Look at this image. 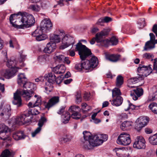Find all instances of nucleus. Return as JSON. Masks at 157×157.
<instances>
[{
	"label": "nucleus",
	"mask_w": 157,
	"mask_h": 157,
	"mask_svg": "<svg viewBox=\"0 0 157 157\" xmlns=\"http://www.w3.org/2000/svg\"><path fill=\"white\" fill-rule=\"evenodd\" d=\"M10 131L9 128L4 124H0V138L4 140H10L9 137L6 135V133Z\"/></svg>",
	"instance_id": "nucleus-9"
},
{
	"label": "nucleus",
	"mask_w": 157,
	"mask_h": 157,
	"mask_svg": "<svg viewBox=\"0 0 157 157\" xmlns=\"http://www.w3.org/2000/svg\"><path fill=\"white\" fill-rule=\"evenodd\" d=\"M152 31L157 36V24H155L153 25Z\"/></svg>",
	"instance_id": "nucleus-61"
},
{
	"label": "nucleus",
	"mask_w": 157,
	"mask_h": 157,
	"mask_svg": "<svg viewBox=\"0 0 157 157\" xmlns=\"http://www.w3.org/2000/svg\"><path fill=\"white\" fill-rule=\"evenodd\" d=\"M47 37V36L42 33V34L40 35L39 36H37V37L36 38V40L40 41L45 39Z\"/></svg>",
	"instance_id": "nucleus-46"
},
{
	"label": "nucleus",
	"mask_w": 157,
	"mask_h": 157,
	"mask_svg": "<svg viewBox=\"0 0 157 157\" xmlns=\"http://www.w3.org/2000/svg\"><path fill=\"white\" fill-rule=\"evenodd\" d=\"M101 138L102 139H99L97 135L94 136V139L95 140V141L94 142V143L91 144L92 146L95 147L101 145L103 141H106L107 140L108 136L107 135L102 134L101 135Z\"/></svg>",
	"instance_id": "nucleus-11"
},
{
	"label": "nucleus",
	"mask_w": 157,
	"mask_h": 157,
	"mask_svg": "<svg viewBox=\"0 0 157 157\" xmlns=\"http://www.w3.org/2000/svg\"><path fill=\"white\" fill-rule=\"evenodd\" d=\"M65 108L66 106H61L57 112V113L59 115L62 114L64 112Z\"/></svg>",
	"instance_id": "nucleus-54"
},
{
	"label": "nucleus",
	"mask_w": 157,
	"mask_h": 157,
	"mask_svg": "<svg viewBox=\"0 0 157 157\" xmlns=\"http://www.w3.org/2000/svg\"><path fill=\"white\" fill-rule=\"evenodd\" d=\"M52 24L49 19H44L41 22V27L44 32L50 30L52 29Z\"/></svg>",
	"instance_id": "nucleus-12"
},
{
	"label": "nucleus",
	"mask_w": 157,
	"mask_h": 157,
	"mask_svg": "<svg viewBox=\"0 0 157 157\" xmlns=\"http://www.w3.org/2000/svg\"><path fill=\"white\" fill-rule=\"evenodd\" d=\"M138 107V106L135 105L131 103L129 101H128L127 103L125 105L124 109L125 111H127L130 109H131L132 110L137 109Z\"/></svg>",
	"instance_id": "nucleus-28"
},
{
	"label": "nucleus",
	"mask_w": 157,
	"mask_h": 157,
	"mask_svg": "<svg viewBox=\"0 0 157 157\" xmlns=\"http://www.w3.org/2000/svg\"><path fill=\"white\" fill-rule=\"evenodd\" d=\"M47 121L46 119L44 117H42L39 121L38 124V127L33 132L32 134V136L34 137L35 136L36 134L39 133L41 130V128L43 126L44 124Z\"/></svg>",
	"instance_id": "nucleus-17"
},
{
	"label": "nucleus",
	"mask_w": 157,
	"mask_h": 157,
	"mask_svg": "<svg viewBox=\"0 0 157 157\" xmlns=\"http://www.w3.org/2000/svg\"><path fill=\"white\" fill-rule=\"evenodd\" d=\"M150 40L147 42L144 47V50H147L148 49H151L154 48V44L155 43V36L152 33L149 34Z\"/></svg>",
	"instance_id": "nucleus-13"
},
{
	"label": "nucleus",
	"mask_w": 157,
	"mask_h": 157,
	"mask_svg": "<svg viewBox=\"0 0 157 157\" xmlns=\"http://www.w3.org/2000/svg\"><path fill=\"white\" fill-rule=\"evenodd\" d=\"M75 96V101L77 103L81 102L82 99L81 92L80 91H77L76 93Z\"/></svg>",
	"instance_id": "nucleus-43"
},
{
	"label": "nucleus",
	"mask_w": 157,
	"mask_h": 157,
	"mask_svg": "<svg viewBox=\"0 0 157 157\" xmlns=\"http://www.w3.org/2000/svg\"><path fill=\"white\" fill-rule=\"evenodd\" d=\"M64 35L63 31L60 32L59 35L53 34L51 36L50 41H52L53 43H59L61 40V38Z\"/></svg>",
	"instance_id": "nucleus-21"
},
{
	"label": "nucleus",
	"mask_w": 157,
	"mask_h": 157,
	"mask_svg": "<svg viewBox=\"0 0 157 157\" xmlns=\"http://www.w3.org/2000/svg\"><path fill=\"white\" fill-rule=\"evenodd\" d=\"M65 35V34L64 35ZM70 36L69 35H64L62 37V44L66 43V42L67 41L68 39L69 38V36Z\"/></svg>",
	"instance_id": "nucleus-56"
},
{
	"label": "nucleus",
	"mask_w": 157,
	"mask_h": 157,
	"mask_svg": "<svg viewBox=\"0 0 157 157\" xmlns=\"http://www.w3.org/2000/svg\"><path fill=\"white\" fill-rule=\"evenodd\" d=\"M26 136L24 135L22 131H17L13 134V137L15 140L23 139L25 138Z\"/></svg>",
	"instance_id": "nucleus-26"
},
{
	"label": "nucleus",
	"mask_w": 157,
	"mask_h": 157,
	"mask_svg": "<svg viewBox=\"0 0 157 157\" xmlns=\"http://www.w3.org/2000/svg\"><path fill=\"white\" fill-rule=\"evenodd\" d=\"M18 71L17 69L13 68L10 70H6L4 74L6 78L9 79L13 76L15 73Z\"/></svg>",
	"instance_id": "nucleus-23"
},
{
	"label": "nucleus",
	"mask_w": 157,
	"mask_h": 157,
	"mask_svg": "<svg viewBox=\"0 0 157 157\" xmlns=\"http://www.w3.org/2000/svg\"><path fill=\"white\" fill-rule=\"evenodd\" d=\"M80 109L79 107L78 106H71L69 109V111L71 112H76L75 111L77 110L76 109Z\"/></svg>",
	"instance_id": "nucleus-53"
},
{
	"label": "nucleus",
	"mask_w": 157,
	"mask_h": 157,
	"mask_svg": "<svg viewBox=\"0 0 157 157\" xmlns=\"http://www.w3.org/2000/svg\"><path fill=\"white\" fill-rule=\"evenodd\" d=\"M29 9L33 11L37 12L40 11V6L37 4H31L29 7Z\"/></svg>",
	"instance_id": "nucleus-36"
},
{
	"label": "nucleus",
	"mask_w": 157,
	"mask_h": 157,
	"mask_svg": "<svg viewBox=\"0 0 157 157\" xmlns=\"http://www.w3.org/2000/svg\"><path fill=\"white\" fill-rule=\"evenodd\" d=\"M151 66L150 65L147 66L140 64L137 69L138 72L137 76L132 78L128 80V86L130 88H134L136 86H132V84L143 80L144 77H147L153 71V69H152Z\"/></svg>",
	"instance_id": "nucleus-3"
},
{
	"label": "nucleus",
	"mask_w": 157,
	"mask_h": 157,
	"mask_svg": "<svg viewBox=\"0 0 157 157\" xmlns=\"http://www.w3.org/2000/svg\"><path fill=\"white\" fill-rule=\"evenodd\" d=\"M32 115H34L32 109H29L27 113H24L17 117L14 120V123L19 125L27 124L31 121Z\"/></svg>",
	"instance_id": "nucleus-6"
},
{
	"label": "nucleus",
	"mask_w": 157,
	"mask_h": 157,
	"mask_svg": "<svg viewBox=\"0 0 157 157\" xmlns=\"http://www.w3.org/2000/svg\"><path fill=\"white\" fill-rule=\"evenodd\" d=\"M153 72L157 74V60L155 59L154 62Z\"/></svg>",
	"instance_id": "nucleus-55"
},
{
	"label": "nucleus",
	"mask_w": 157,
	"mask_h": 157,
	"mask_svg": "<svg viewBox=\"0 0 157 157\" xmlns=\"http://www.w3.org/2000/svg\"><path fill=\"white\" fill-rule=\"evenodd\" d=\"M10 21L13 26L18 29L29 28L35 23V18L32 14L26 12H18L10 15Z\"/></svg>",
	"instance_id": "nucleus-1"
},
{
	"label": "nucleus",
	"mask_w": 157,
	"mask_h": 157,
	"mask_svg": "<svg viewBox=\"0 0 157 157\" xmlns=\"http://www.w3.org/2000/svg\"><path fill=\"white\" fill-rule=\"evenodd\" d=\"M75 40L74 38L70 36H69V38L66 43L62 44L60 47V48L61 49H63L71 45L73 46Z\"/></svg>",
	"instance_id": "nucleus-25"
},
{
	"label": "nucleus",
	"mask_w": 157,
	"mask_h": 157,
	"mask_svg": "<svg viewBox=\"0 0 157 157\" xmlns=\"http://www.w3.org/2000/svg\"><path fill=\"white\" fill-rule=\"evenodd\" d=\"M72 139V137L70 134L66 135L64 137L61 139V141H63L65 143L69 142Z\"/></svg>",
	"instance_id": "nucleus-40"
},
{
	"label": "nucleus",
	"mask_w": 157,
	"mask_h": 157,
	"mask_svg": "<svg viewBox=\"0 0 157 157\" xmlns=\"http://www.w3.org/2000/svg\"><path fill=\"white\" fill-rule=\"evenodd\" d=\"M153 95L155 98L154 99H157V88H155Z\"/></svg>",
	"instance_id": "nucleus-64"
},
{
	"label": "nucleus",
	"mask_w": 157,
	"mask_h": 157,
	"mask_svg": "<svg viewBox=\"0 0 157 157\" xmlns=\"http://www.w3.org/2000/svg\"><path fill=\"white\" fill-rule=\"evenodd\" d=\"M81 117L80 114L78 112H74L71 115V117L72 118L75 119H78Z\"/></svg>",
	"instance_id": "nucleus-49"
},
{
	"label": "nucleus",
	"mask_w": 157,
	"mask_h": 157,
	"mask_svg": "<svg viewBox=\"0 0 157 157\" xmlns=\"http://www.w3.org/2000/svg\"><path fill=\"white\" fill-rule=\"evenodd\" d=\"M81 62L80 63H78L75 64V68L78 71H81L83 69Z\"/></svg>",
	"instance_id": "nucleus-48"
},
{
	"label": "nucleus",
	"mask_w": 157,
	"mask_h": 157,
	"mask_svg": "<svg viewBox=\"0 0 157 157\" xmlns=\"http://www.w3.org/2000/svg\"><path fill=\"white\" fill-rule=\"evenodd\" d=\"M83 134L84 139L86 141L84 143V146L86 149H88L90 146H92L91 144L94 143L95 141V140L94 139V136L92 137L91 134L86 131H84Z\"/></svg>",
	"instance_id": "nucleus-8"
},
{
	"label": "nucleus",
	"mask_w": 157,
	"mask_h": 157,
	"mask_svg": "<svg viewBox=\"0 0 157 157\" xmlns=\"http://www.w3.org/2000/svg\"><path fill=\"white\" fill-rule=\"evenodd\" d=\"M153 56L152 54L147 53L144 54L143 56V58L147 59H151L153 58Z\"/></svg>",
	"instance_id": "nucleus-51"
},
{
	"label": "nucleus",
	"mask_w": 157,
	"mask_h": 157,
	"mask_svg": "<svg viewBox=\"0 0 157 157\" xmlns=\"http://www.w3.org/2000/svg\"><path fill=\"white\" fill-rule=\"evenodd\" d=\"M28 80L25 75L23 73H20L18 75L17 83L21 86L22 87Z\"/></svg>",
	"instance_id": "nucleus-24"
},
{
	"label": "nucleus",
	"mask_w": 157,
	"mask_h": 157,
	"mask_svg": "<svg viewBox=\"0 0 157 157\" xmlns=\"http://www.w3.org/2000/svg\"><path fill=\"white\" fill-rule=\"evenodd\" d=\"M149 108L155 113L157 114V104L153 102L149 106Z\"/></svg>",
	"instance_id": "nucleus-38"
},
{
	"label": "nucleus",
	"mask_w": 157,
	"mask_h": 157,
	"mask_svg": "<svg viewBox=\"0 0 157 157\" xmlns=\"http://www.w3.org/2000/svg\"><path fill=\"white\" fill-rule=\"evenodd\" d=\"M26 56L22 54L20 55V58L19 59L20 62H23L25 59Z\"/></svg>",
	"instance_id": "nucleus-59"
},
{
	"label": "nucleus",
	"mask_w": 157,
	"mask_h": 157,
	"mask_svg": "<svg viewBox=\"0 0 157 157\" xmlns=\"http://www.w3.org/2000/svg\"><path fill=\"white\" fill-rule=\"evenodd\" d=\"M71 117V115L69 112H66L65 113L62 114L61 118H62V123L64 124L67 123Z\"/></svg>",
	"instance_id": "nucleus-30"
},
{
	"label": "nucleus",
	"mask_w": 157,
	"mask_h": 157,
	"mask_svg": "<svg viewBox=\"0 0 157 157\" xmlns=\"http://www.w3.org/2000/svg\"><path fill=\"white\" fill-rule=\"evenodd\" d=\"M45 32L40 27L39 28H37L32 33V36L34 37H37V36H39L40 35L42 34V33Z\"/></svg>",
	"instance_id": "nucleus-37"
},
{
	"label": "nucleus",
	"mask_w": 157,
	"mask_h": 157,
	"mask_svg": "<svg viewBox=\"0 0 157 157\" xmlns=\"http://www.w3.org/2000/svg\"><path fill=\"white\" fill-rule=\"evenodd\" d=\"M133 147L138 149H142L145 148V141L144 139L141 136H137L134 143Z\"/></svg>",
	"instance_id": "nucleus-10"
},
{
	"label": "nucleus",
	"mask_w": 157,
	"mask_h": 157,
	"mask_svg": "<svg viewBox=\"0 0 157 157\" xmlns=\"http://www.w3.org/2000/svg\"><path fill=\"white\" fill-rule=\"evenodd\" d=\"M45 78L43 76H40L38 78L35 79V81L36 82H42L44 81Z\"/></svg>",
	"instance_id": "nucleus-58"
},
{
	"label": "nucleus",
	"mask_w": 157,
	"mask_h": 157,
	"mask_svg": "<svg viewBox=\"0 0 157 157\" xmlns=\"http://www.w3.org/2000/svg\"><path fill=\"white\" fill-rule=\"evenodd\" d=\"M98 64V58L95 57H92L90 61V64L92 70L97 67Z\"/></svg>",
	"instance_id": "nucleus-32"
},
{
	"label": "nucleus",
	"mask_w": 157,
	"mask_h": 157,
	"mask_svg": "<svg viewBox=\"0 0 157 157\" xmlns=\"http://www.w3.org/2000/svg\"><path fill=\"white\" fill-rule=\"evenodd\" d=\"M59 101V96H54L50 99L48 102L45 105V108L48 109L58 103Z\"/></svg>",
	"instance_id": "nucleus-19"
},
{
	"label": "nucleus",
	"mask_w": 157,
	"mask_h": 157,
	"mask_svg": "<svg viewBox=\"0 0 157 157\" xmlns=\"http://www.w3.org/2000/svg\"><path fill=\"white\" fill-rule=\"evenodd\" d=\"M123 83V78L122 76L119 75L116 78V85L117 87H120Z\"/></svg>",
	"instance_id": "nucleus-34"
},
{
	"label": "nucleus",
	"mask_w": 157,
	"mask_h": 157,
	"mask_svg": "<svg viewBox=\"0 0 157 157\" xmlns=\"http://www.w3.org/2000/svg\"><path fill=\"white\" fill-rule=\"evenodd\" d=\"M58 74L64 73L66 70V67L63 64L59 65Z\"/></svg>",
	"instance_id": "nucleus-41"
},
{
	"label": "nucleus",
	"mask_w": 157,
	"mask_h": 157,
	"mask_svg": "<svg viewBox=\"0 0 157 157\" xmlns=\"http://www.w3.org/2000/svg\"><path fill=\"white\" fill-rule=\"evenodd\" d=\"M121 56L117 54H106L105 55L106 59L113 62H115L118 61L120 59Z\"/></svg>",
	"instance_id": "nucleus-22"
},
{
	"label": "nucleus",
	"mask_w": 157,
	"mask_h": 157,
	"mask_svg": "<svg viewBox=\"0 0 157 157\" xmlns=\"http://www.w3.org/2000/svg\"><path fill=\"white\" fill-rule=\"evenodd\" d=\"M65 56L62 55H59V56H56L55 57L56 59L59 60L60 62H63Z\"/></svg>",
	"instance_id": "nucleus-50"
},
{
	"label": "nucleus",
	"mask_w": 157,
	"mask_h": 157,
	"mask_svg": "<svg viewBox=\"0 0 157 157\" xmlns=\"http://www.w3.org/2000/svg\"><path fill=\"white\" fill-rule=\"evenodd\" d=\"M100 43L102 46L105 47H108L110 44L109 40L105 38Z\"/></svg>",
	"instance_id": "nucleus-45"
},
{
	"label": "nucleus",
	"mask_w": 157,
	"mask_h": 157,
	"mask_svg": "<svg viewBox=\"0 0 157 157\" xmlns=\"http://www.w3.org/2000/svg\"><path fill=\"white\" fill-rule=\"evenodd\" d=\"M56 44L50 41L47 44L46 47L43 50V52L45 53H51L56 49Z\"/></svg>",
	"instance_id": "nucleus-18"
},
{
	"label": "nucleus",
	"mask_w": 157,
	"mask_h": 157,
	"mask_svg": "<svg viewBox=\"0 0 157 157\" xmlns=\"http://www.w3.org/2000/svg\"><path fill=\"white\" fill-rule=\"evenodd\" d=\"M148 140L151 144L154 145H157V133L150 136Z\"/></svg>",
	"instance_id": "nucleus-33"
},
{
	"label": "nucleus",
	"mask_w": 157,
	"mask_h": 157,
	"mask_svg": "<svg viewBox=\"0 0 157 157\" xmlns=\"http://www.w3.org/2000/svg\"><path fill=\"white\" fill-rule=\"evenodd\" d=\"M87 106V104L85 103H83L82 104V110L83 113H85L86 112L89 110L88 109L87 110H85V108Z\"/></svg>",
	"instance_id": "nucleus-60"
},
{
	"label": "nucleus",
	"mask_w": 157,
	"mask_h": 157,
	"mask_svg": "<svg viewBox=\"0 0 157 157\" xmlns=\"http://www.w3.org/2000/svg\"><path fill=\"white\" fill-rule=\"evenodd\" d=\"M75 49L78 52V54L82 59L81 63L83 69L92 70L90 64V61L85 59L91 54V51L86 46L82 45L80 42L78 43L76 45Z\"/></svg>",
	"instance_id": "nucleus-4"
},
{
	"label": "nucleus",
	"mask_w": 157,
	"mask_h": 157,
	"mask_svg": "<svg viewBox=\"0 0 157 157\" xmlns=\"http://www.w3.org/2000/svg\"><path fill=\"white\" fill-rule=\"evenodd\" d=\"M62 75H60L56 78V76L54 74L50 73L46 76V79L48 81V82L46 83V85L47 86L45 87V89L46 91L50 92L52 90L53 86L52 84L56 82L57 83L59 84L62 82L63 79V77Z\"/></svg>",
	"instance_id": "nucleus-5"
},
{
	"label": "nucleus",
	"mask_w": 157,
	"mask_h": 157,
	"mask_svg": "<svg viewBox=\"0 0 157 157\" xmlns=\"http://www.w3.org/2000/svg\"><path fill=\"white\" fill-rule=\"evenodd\" d=\"M141 122H139V120L136 121L135 128L138 131H140L144 126L140 124Z\"/></svg>",
	"instance_id": "nucleus-42"
},
{
	"label": "nucleus",
	"mask_w": 157,
	"mask_h": 157,
	"mask_svg": "<svg viewBox=\"0 0 157 157\" xmlns=\"http://www.w3.org/2000/svg\"><path fill=\"white\" fill-rule=\"evenodd\" d=\"M109 41V44L110 43L111 44L113 45H117L118 42V39L114 36L112 37Z\"/></svg>",
	"instance_id": "nucleus-47"
},
{
	"label": "nucleus",
	"mask_w": 157,
	"mask_h": 157,
	"mask_svg": "<svg viewBox=\"0 0 157 157\" xmlns=\"http://www.w3.org/2000/svg\"><path fill=\"white\" fill-rule=\"evenodd\" d=\"M4 61L6 62V65L9 68H10L11 69L13 68L17 69V70L18 69H20V68L16 67V61L15 60H11L10 59L9 60L8 58L7 55L5 57L4 59Z\"/></svg>",
	"instance_id": "nucleus-20"
},
{
	"label": "nucleus",
	"mask_w": 157,
	"mask_h": 157,
	"mask_svg": "<svg viewBox=\"0 0 157 157\" xmlns=\"http://www.w3.org/2000/svg\"><path fill=\"white\" fill-rule=\"evenodd\" d=\"M15 153L13 151H10L8 149L4 150L1 155V157H13Z\"/></svg>",
	"instance_id": "nucleus-29"
},
{
	"label": "nucleus",
	"mask_w": 157,
	"mask_h": 157,
	"mask_svg": "<svg viewBox=\"0 0 157 157\" xmlns=\"http://www.w3.org/2000/svg\"><path fill=\"white\" fill-rule=\"evenodd\" d=\"M112 97L113 98H115L118 96H121V93L120 90L118 88H115L113 89L112 91Z\"/></svg>",
	"instance_id": "nucleus-35"
},
{
	"label": "nucleus",
	"mask_w": 157,
	"mask_h": 157,
	"mask_svg": "<svg viewBox=\"0 0 157 157\" xmlns=\"http://www.w3.org/2000/svg\"><path fill=\"white\" fill-rule=\"evenodd\" d=\"M41 99L40 98L38 97L36 98L35 103L33 105V107L38 106L40 105L41 102Z\"/></svg>",
	"instance_id": "nucleus-52"
},
{
	"label": "nucleus",
	"mask_w": 157,
	"mask_h": 157,
	"mask_svg": "<svg viewBox=\"0 0 157 157\" xmlns=\"http://www.w3.org/2000/svg\"><path fill=\"white\" fill-rule=\"evenodd\" d=\"M109 32L107 29H104L100 32L98 33L95 35V38L97 43H100L107 36Z\"/></svg>",
	"instance_id": "nucleus-16"
},
{
	"label": "nucleus",
	"mask_w": 157,
	"mask_h": 157,
	"mask_svg": "<svg viewBox=\"0 0 157 157\" xmlns=\"http://www.w3.org/2000/svg\"><path fill=\"white\" fill-rule=\"evenodd\" d=\"M105 22L108 23L112 21L111 18L109 17H105L104 18Z\"/></svg>",
	"instance_id": "nucleus-62"
},
{
	"label": "nucleus",
	"mask_w": 157,
	"mask_h": 157,
	"mask_svg": "<svg viewBox=\"0 0 157 157\" xmlns=\"http://www.w3.org/2000/svg\"><path fill=\"white\" fill-rule=\"evenodd\" d=\"M117 142L119 144L125 146L128 145L131 142L130 135L125 132L121 133L118 136Z\"/></svg>",
	"instance_id": "nucleus-7"
},
{
	"label": "nucleus",
	"mask_w": 157,
	"mask_h": 157,
	"mask_svg": "<svg viewBox=\"0 0 157 157\" xmlns=\"http://www.w3.org/2000/svg\"><path fill=\"white\" fill-rule=\"evenodd\" d=\"M22 87L27 90H25L20 89L17 90L14 94V100L13 103L14 104L17 105L18 107H21L22 105L20 96H21L26 101H28L33 96L36 89L35 86L33 83L28 82V80Z\"/></svg>",
	"instance_id": "nucleus-2"
},
{
	"label": "nucleus",
	"mask_w": 157,
	"mask_h": 157,
	"mask_svg": "<svg viewBox=\"0 0 157 157\" xmlns=\"http://www.w3.org/2000/svg\"><path fill=\"white\" fill-rule=\"evenodd\" d=\"M59 66L58 65L54 67L52 69V71L55 74H58Z\"/></svg>",
	"instance_id": "nucleus-63"
},
{
	"label": "nucleus",
	"mask_w": 157,
	"mask_h": 157,
	"mask_svg": "<svg viewBox=\"0 0 157 157\" xmlns=\"http://www.w3.org/2000/svg\"><path fill=\"white\" fill-rule=\"evenodd\" d=\"M143 90L142 88L137 87L130 92V95L134 100H136L138 98L143 95Z\"/></svg>",
	"instance_id": "nucleus-14"
},
{
	"label": "nucleus",
	"mask_w": 157,
	"mask_h": 157,
	"mask_svg": "<svg viewBox=\"0 0 157 157\" xmlns=\"http://www.w3.org/2000/svg\"><path fill=\"white\" fill-rule=\"evenodd\" d=\"M132 122L129 121H124L121 125L120 127L123 130H128L129 129V127L131 126Z\"/></svg>",
	"instance_id": "nucleus-31"
},
{
	"label": "nucleus",
	"mask_w": 157,
	"mask_h": 157,
	"mask_svg": "<svg viewBox=\"0 0 157 157\" xmlns=\"http://www.w3.org/2000/svg\"><path fill=\"white\" fill-rule=\"evenodd\" d=\"M139 120V122L144 127L146 126L148 122V120L145 117H140L138 118L137 120Z\"/></svg>",
	"instance_id": "nucleus-39"
},
{
	"label": "nucleus",
	"mask_w": 157,
	"mask_h": 157,
	"mask_svg": "<svg viewBox=\"0 0 157 157\" xmlns=\"http://www.w3.org/2000/svg\"><path fill=\"white\" fill-rule=\"evenodd\" d=\"M113 98V100L111 101V104L113 105L118 106L122 104L123 99L121 96H118Z\"/></svg>",
	"instance_id": "nucleus-27"
},
{
	"label": "nucleus",
	"mask_w": 157,
	"mask_h": 157,
	"mask_svg": "<svg viewBox=\"0 0 157 157\" xmlns=\"http://www.w3.org/2000/svg\"><path fill=\"white\" fill-rule=\"evenodd\" d=\"M48 2L47 1H42L41 3V7L44 9L46 8L48 6Z\"/></svg>",
	"instance_id": "nucleus-57"
},
{
	"label": "nucleus",
	"mask_w": 157,
	"mask_h": 157,
	"mask_svg": "<svg viewBox=\"0 0 157 157\" xmlns=\"http://www.w3.org/2000/svg\"><path fill=\"white\" fill-rule=\"evenodd\" d=\"M124 150L126 151L127 150V149L125 148H123L122 149L120 148H116L114 151L116 152L117 156H121L120 155L122 153Z\"/></svg>",
	"instance_id": "nucleus-44"
},
{
	"label": "nucleus",
	"mask_w": 157,
	"mask_h": 157,
	"mask_svg": "<svg viewBox=\"0 0 157 157\" xmlns=\"http://www.w3.org/2000/svg\"><path fill=\"white\" fill-rule=\"evenodd\" d=\"M11 109L10 105H6L3 109L2 112L0 113V117L6 120L9 119L11 115Z\"/></svg>",
	"instance_id": "nucleus-15"
}]
</instances>
